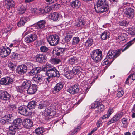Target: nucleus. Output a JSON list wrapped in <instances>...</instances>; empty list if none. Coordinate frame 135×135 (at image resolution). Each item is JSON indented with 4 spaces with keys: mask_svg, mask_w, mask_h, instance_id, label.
Wrapping results in <instances>:
<instances>
[{
    "mask_svg": "<svg viewBox=\"0 0 135 135\" xmlns=\"http://www.w3.org/2000/svg\"><path fill=\"white\" fill-rule=\"evenodd\" d=\"M132 41H130L126 44L125 45L124 48L123 50L119 49L115 51L112 50H110L107 54V58L108 59H112L111 62H112L115 59L119 56L121 53V51L123 52L128 49L132 44Z\"/></svg>",
    "mask_w": 135,
    "mask_h": 135,
    "instance_id": "nucleus-1",
    "label": "nucleus"
},
{
    "mask_svg": "<svg viewBox=\"0 0 135 135\" xmlns=\"http://www.w3.org/2000/svg\"><path fill=\"white\" fill-rule=\"evenodd\" d=\"M91 58L96 62L100 61L102 59V52L100 49L94 50L91 53Z\"/></svg>",
    "mask_w": 135,
    "mask_h": 135,
    "instance_id": "nucleus-2",
    "label": "nucleus"
},
{
    "mask_svg": "<svg viewBox=\"0 0 135 135\" xmlns=\"http://www.w3.org/2000/svg\"><path fill=\"white\" fill-rule=\"evenodd\" d=\"M47 39L51 45L55 46L57 45L59 42V36L56 34L50 35L48 37Z\"/></svg>",
    "mask_w": 135,
    "mask_h": 135,
    "instance_id": "nucleus-3",
    "label": "nucleus"
},
{
    "mask_svg": "<svg viewBox=\"0 0 135 135\" xmlns=\"http://www.w3.org/2000/svg\"><path fill=\"white\" fill-rule=\"evenodd\" d=\"M18 112L22 115L27 116L31 114V110L27 106L23 105L20 106L18 109Z\"/></svg>",
    "mask_w": 135,
    "mask_h": 135,
    "instance_id": "nucleus-4",
    "label": "nucleus"
},
{
    "mask_svg": "<svg viewBox=\"0 0 135 135\" xmlns=\"http://www.w3.org/2000/svg\"><path fill=\"white\" fill-rule=\"evenodd\" d=\"M48 76L50 77H59L60 74L59 72L55 67L50 68L46 72Z\"/></svg>",
    "mask_w": 135,
    "mask_h": 135,
    "instance_id": "nucleus-5",
    "label": "nucleus"
},
{
    "mask_svg": "<svg viewBox=\"0 0 135 135\" xmlns=\"http://www.w3.org/2000/svg\"><path fill=\"white\" fill-rule=\"evenodd\" d=\"M37 35L36 33H33L29 34L25 37V41L28 43H31L37 38Z\"/></svg>",
    "mask_w": 135,
    "mask_h": 135,
    "instance_id": "nucleus-6",
    "label": "nucleus"
},
{
    "mask_svg": "<svg viewBox=\"0 0 135 135\" xmlns=\"http://www.w3.org/2000/svg\"><path fill=\"white\" fill-rule=\"evenodd\" d=\"M124 13L126 16L128 18L132 19L134 16V10L131 8H127Z\"/></svg>",
    "mask_w": 135,
    "mask_h": 135,
    "instance_id": "nucleus-7",
    "label": "nucleus"
},
{
    "mask_svg": "<svg viewBox=\"0 0 135 135\" xmlns=\"http://www.w3.org/2000/svg\"><path fill=\"white\" fill-rule=\"evenodd\" d=\"M11 97L10 94L6 91H0V99L2 100L7 101L9 100Z\"/></svg>",
    "mask_w": 135,
    "mask_h": 135,
    "instance_id": "nucleus-8",
    "label": "nucleus"
},
{
    "mask_svg": "<svg viewBox=\"0 0 135 135\" xmlns=\"http://www.w3.org/2000/svg\"><path fill=\"white\" fill-rule=\"evenodd\" d=\"M79 86L77 84L69 88L67 90L71 94H74L78 93L79 91Z\"/></svg>",
    "mask_w": 135,
    "mask_h": 135,
    "instance_id": "nucleus-9",
    "label": "nucleus"
},
{
    "mask_svg": "<svg viewBox=\"0 0 135 135\" xmlns=\"http://www.w3.org/2000/svg\"><path fill=\"white\" fill-rule=\"evenodd\" d=\"M22 122V120L21 118H17L13 122V125L11 126L17 130L21 129V125Z\"/></svg>",
    "mask_w": 135,
    "mask_h": 135,
    "instance_id": "nucleus-10",
    "label": "nucleus"
},
{
    "mask_svg": "<svg viewBox=\"0 0 135 135\" xmlns=\"http://www.w3.org/2000/svg\"><path fill=\"white\" fill-rule=\"evenodd\" d=\"M13 82V80L10 77L3 78L1 79L0 83L2 85H7L12 84Z\"/></svg>",
    "mask_w": 135,
    "mask_h": 135,
    "instance_id": "nucleus-11",
    "label": "nucleus"
},
{
    "mask_svg": "<svg viewBox=\"0 0 135 135\" xmlns=\"http://www.w3.org/2000/svg\"><path fill=\"white\" fill-rule=\"evenodd\" d=\"M61 15L57 12H54L50 14L49 16L50 20L54 21H59L61 18Z\"/></svg>",
    "mask_w": 135,
    "mask_h": 135,
    "instance_id": "nucleus-12",
    "label": "nucleus"
},
{
    "mask_svg": "<svg viewBox=\"0 0 135 135\" xmlns=\"http://www.w3.org/2000/svg\"><path fill=\"white\" fill-rule=\"evenodd\" d=\"M32 80L37 84L40 85L43 83L44 80V77L42 75L38 74L35 75L33 77Z\"/></svg>",
    "mask_w": 135,
    "mask_h": 135,
    "instance_id": "nucleus-13",
    "label": "nucleus"
},
{
    "mask_svg": "<svg viewBox=\"0 0 135 135\" xmlns=\"http://www.w3.org/2000/svg\"><path fill=\"white\" fill-rule=\"evenodd\" d=\"M11 52V49L9 47H3L1 50L0 55L2 57H5L9 54Z\"/></svg>",
    "mask_w": 135,
    "mask_h": 135,
    "instance_id": "nucleus-14",
    "label": "nucleus"
},
{
    "mask_svg": "<svg viewBox=\"0 0 135 135\" xmlns=\"http://www.w3.org/2000/svg\"><path fill=\"white\" fill-rule=\"evenodd\" d=\"M97 7H94L96 11L99 13H101L106 11L108 9V5H97Z\"/></svg>",
    "mask_w": 135,
    "mask_h": 135,
    "instance_id": "nucleus-15",
    "label": "nucleus"
},
{
    "mask_svg": "<svg viewBox=\"0 0 135 135\" xmlns=\"http://www.w3.org/2000/svg\"><path fill=\"white\" fill-rule=\"evenodd\" d=\"M27 67L24 65H20L18 67L16 70V72L20 74H23L26 72Z\"/></svg>",
    "mask_w": 135,
    "mask_h": 135,
    "instance_id": "nucleus-16",
    "label": "nucleus"
},
{
    "mask_svg": "<svg viewBox=\"0 0 135 135\" xmlns=\"http://www.w3.org/2000/svg\"><path fill=\"white\" fill-rule=\"evenodd\" d=\"M23 125L25 128L30 129L33 126V122L31 119L26 118L23 121Z\"/></svg>",
    "mask_w": 135,
    "mask_h": 135,
    "instance_id": "nucleus-17",
    "label": "nucleus"
},
{
    "mask_svg": "<svg viewBox=\"0 0 135 135\" xmlns=\"http://www.w3.org/2000/svg\"><path fill=\"white\" fill-rule=\"evenodd\" d=\"M37 86L35 84L31 85L26 90L27 93L30 94H34L37 90Z\"/></svg>",
    "mask_w": 135,
    "mask_h": 135,
    "instance_id": "nucleus-18",
    "label": "nucleus"
},
{
    "mask_svg": "<svg viewBox=\"0 0 135 135\" xmlns=\"http://www.w3.org/2000/svg\"><path fill=\"white\" fill-rule=\"evenodd\" d=\"M37 61L40 63L45 62L46 60V57L44 54H39L35 56Z\"/></svg>",
    "mask_w": 135,
    "mask_h": 135,
    "instance_id": "nucleus-19",
    "label": "nucleus"
},
{
    "mask_svg": "<svg viewBox=\"0 0 135 135\" xmlns=\"http://www.w3.org/2000/svg\"><path fill=\"white\" fill-rule=\"evenodd\" d=\"M37 108L39 109H45L48 105L47 102L46 101H42L41 102L37 101Z\"/></svg>",
    "mask_w": 135,
    "mask_h": 135,
    "instance_id": "nucleus-20",
    "label": "nucleus"
},
{
    "mask_svg": "<svg viewBox=\"0 0 135 135\" xmlns=\"http://www.w3.org/2000/svg\"><path fill=\"white\" fill-rule=\"evenodd\" d=\"M55 111L53 110L52 107H49L46 109L45 115V116H53L55 114Z\"/></svg>",
    "mask_w": 135,
    "mask_h": 135,
    "instance_id": "nucleus-21",
    "label": "nucleus"
},
{
    "mask_svg": "<svg viewBox=\"0 0 135 135\" xmlns=\"http://www.w3.org/2000/svg\"><path fill=\"white\" fill-rule=\"evenodd\" d=\"M6 1V3L5 5V7L7 9H10V8L14 7L15 3L13 0H5Z\"/></svg>",
    "mask_w": 135,
    "mask_h": 135,
    "instance_id": "nucleus-22",
    "label": "nucleus"
},
{
    "mask_svg": "<svg viewBox=\"0 0 135 135\" xmlns=\"http://www.w3.org/2000/svg\"><path fill=\"white\" fill-rule=\"evenodd\" d=\"M29 20V18L28 17L22 18L17 23V25L18 27H22L24 26L26 22L28 21Z\"/></svg>",
    "mask_w": 135,
    "mask_h": 135,
    "instance_id": "nucleus-23",
    "label": "nucleus"
},
{
    "mask_svg": "<svg viewBox=\"0 0 135 135\" xmlns=\"http://www.w3.org/2000/svg\"><path fill=\"white\" fill-rule=\"evenodd\" d=\"M46 23L45 20H40L37 23L36 27L38 29H43L45 27Z\"/></svg>",
    "mask_w": 135,
    "mask_h": 135,
    "instance_id": "nucleus-24",
    "label": "nucleus"
},
{
    "mask_svg": "<svg viewBox=\"0 0 135 135\" xmlns=\"http://www.w3.org/2000/svg\"><path fill=\"white\" fill-rule=\"evenodd\" d=\"M113 112V110L112 108H109L107 112V114L101 117L100 118L101 119H104L106 118H108Z\"/></svg>",
    "mask_w": 135,
    "mask_h": 135,
    "instance_id": "nucleus-25",
    "label": "nucleus"
},
{
    "mask_svg": "<svg viewBox=\"0 0 135 135\" xmlns=\"http://www.w3.org/2000/svg\"><path fill=\"white\" fill-rule=\"evenodd\" d=\"M31 82L29 80H26L24 81L22 84V86L25 90H27L31 85Z\"/></svg>",
    "mask_w": 135,
    "mask_h": 135,
    "instance_id": "nucleus-26",
    "label": "nucleus"
},
{
    "mask_svg": "<svg viewBox=\"0 0 135 135\" xmlns=\"http://www.w3.org/2000/svg\"><path fill=\"white\" fill-rule=\"evenodd\" d=\"M71 5L74 8H78L81 5V3L79 0H75L71 2Z\"/></svg>",
    "mask_w": 135,
    "mask_h": 135,
    "instance_id": "nucleus-27",
    "label": "nucleus"
},
{
    "mask_svg": "<svg viewBox=\"0 0 135 135\" xmlns=\"http://www.w3.org/2000/svg\"><path fill=\"white\" fill-rule=\"evenodd\" d=\"M37 102L34 101L30 102L28 104L27 107L30 110L31 109H34L37 106Z\"/></svg>",
    "mask_w": 135,
    "mask_h": 135,
    "instance_id": "nucleus-28",
    "label": "nucleus"
},
{
    "mask_svg": "<svg viewBox=\"0 0 135 135\" xmlns=\"http://www.w3.org/2000/svg\"><path fill=\"white\" fill-rule=\"evenodd\" d=\"M63 85L61 82L57 83L54 88V91L58 92L61 90L63 88Z\"/></svg>",
    "mask_w": 135,
    "mask_h": 135,
    "instance_id": "nucleus-29",
    "label": "nucleus"
},
{
    "mask_svg": "<svg viewBox=\"0 0 135 135\" xmlns=\"http://www.w3.org/2000/svg\"><path fill=\"white\" fill-rule=\"evenodd\" d=\"M85 23L83 18H80L76 22V25L79 27H82Z\"/></svg>",
    "mask_w": 135,
    "mask_h": 135,
    "instance_id": "nucleus-30",
    "label": "nucleus"
},
{
    "mask_svg": "<svg viewBox=\"0 0 135 135\" xmlns=\"http://www.w3.org/2000/svg\"><path fill=\"white\" fill-rule=\"evenodd\" d=\"M56 51L55 54L59 56L60 55H62L63 52L64 51V49L63 48H56L55 49Z\"/></svg>",
    "mask_w": 135,
    "mask_h": 135,
    "instance_id": "nucleus-31",
    "label": "nucleus"
},
{
    "mask_svg": "<svg viewBox=\"0 0 135 135\" xmlns=\"http://www.w3.org/2000/svg\"><path fill=\"white\" fill-rule=\"evenodd\" d=\"M7 122L10 123H12L13 120V118L11 114H8L4 116Z\"/></svg>",
    "mask_w": 135,
    "mask_h": 135,
    "instance_id": "nucleus-32",
    "label": "nucleus"
},
{
    "mask_svg": "<svg viewBox=\"0 0 135 135\" xmlns=\"http://www.w3.org/2000/svg\"><path fill=\"white\" fill-rule=\"evenodd\" d=\"M18 10L19 14H22L24 13L26 9L25 7L23 5L19 6L18 7Z\"/></svg>",
    "mask_w": 135,
    "mask_h": 135,
    "instance_id": "nucleus-33",
    "label": "nucleus"
},
{
    "mask_svg": "<svg viewBox=\"0 0 135 135\" xmlns=\"http://www.w3.org/2000/svg\"><path fill=\"white\" fill-rule=\"evenodd\" d=\"M109 35V32L104 31L101 35V38L102 40H105L108 38Z\"/></svg>",
    "mask_w": 135,
    "mask_h": 135,
    "instance_id": "nucleus-34",
    "label": "nucleus"
},
{
    "mask_svg": "<svg viewBox=\"0 0 135 135\" xmlns=\"http://www.w3.org/2000/svg\"><path fill=\"white\" fill-rule=\"evenodd\" d=\"M63 70H64V73H62V74H63L68 79H71L72 77V74L70 73L69 72L66 70L64 69Z\"/></svg>",
    "mask_w": 135,
    "mask_h": 135,
    "instance_id": "nucleus-35",
    "label": "nucleus"
},
{
    "mask_svg": "<svg viewBox=\"0 0 135 135\" xmlns=\"http://www.w3.org/2000/svg\"><path fill=\"white\" fill-rule=\"evenodd\" d=\"M9 130L7 133V135H13L15 132V131L17 130L11 126H9Z\"/></svg>",
    "mask_w": 135,
    "mask_h": 135,
    "instance_id": "nucleus-36",
    "label": "nucleus"
},
{
    "mask_svg": "<svg viewBox=\"0 0 135 135\" xmlns=\"http://www.w3.org/2000/svg\"><path fill=\"white\" fill-rule=\"evenodd\" d=\"M19 42L17 40H14L13 42V43L11 44L9 46L10 47H13L12 49L15 47L16 48V50L18 49V46L19 45Z\"/></svg>",
    "mask_w": 135,
    "mask_h": 135,
    "instance_id": "nucleus-37",
    "label": "nucleus"
},
{
    "mask_svg": "<svg viewBox=\"0 0 135 135\" xmlns=\"http://www.w3.org/2000/svg\"><path fill=\"white\" fill-rule=\"evenodd\" d=\"M127 35L125 33H122L121 35H118L117 37V38L119 40L122 41L125 40L127 38Z\"/></svg>",
    "mask_w": 135,
    "mask_h": 135,
    "instance_id": "nucleus-38",
    "label": "nucleus"
},
{
    "mask_svg": "<svg viewBox=\"0 0 135 135\" xmlns=\"http://www.w3.org/2000/svg\"><path fill=\"white\" fill-rule=\"evenodd\" d=\"M80 68L79 66H75L73 67L72 70V73L74 74H79L80 72Z\"/></svg>",
    "mask_w": 135,
    "mask_h": 135,
    "instance_id": "nucleus-39",
    "label": "nucleus"
},
{
    "mask_svg": "<svg viewBox=\"0 0 135 135\" xmlns=\"http://www.w3.org/2000/svg\"><path fill=\"white\" fill-rule=\"evenodd\" d=\"M72 35L70 34H67L65 37L63 39V41L65 42L68 43L69 42L70 39L72 37Z\"/></svg>",
    "mask_w": 135,
    "mask_h": 135,
    "instance_id": "nucleus-40",
    "label": "nucleus"
},
{
    "mask_svg": "<svg viewBox=\"0 0 135 135\" xmlns=\"http://www.w3.org/2000/svg\"><path fill=\"white\" fill-rule=\"evenodd\" d=\"M93 41L92 39L88 38L85 42V45L86 47H89L91 46L93 44Z\"/></svg>",
    "mask_w": 135,
    "mask_h": 135,
    "instance_id": "nucleus-41",
    "label": "nucleus"
},
{
    "mask_svg": "<svg viewBox=\"0 0 135 135\" xmlns=\"http://www.w3.org/2000/svg\"><path fill=\"white\" fill-rule=\"evenodd\" d=\"M97 5H108L106 0H97Z\"/></svg>",
    "mask_w": 135,
    "mask_h": 135,
    "instance_id": "nucleus-42",
    "label": "nucleus"
},
{
    "mask_svg": "<svg viewBox=\"0 0 135 135\" xmlns=\"http://www.w3.org/2000/svg\"><path fill=\"white\" fill-rule=\"evenodd\" d=\"M81 128V127L80 126L78 127L77 128L70 131V135H75L76 134L77 132L79 130V129Z\"/></svg>",
    "mask_w": 135,
    "mask_h": 135,
    "instance_id": "nucleus-43",
    "label": "nucleus"
},
{
    "mask_svg": "<svg viewBox=\"0 0 135 135\" xmlns=\"http://www.w3.org/2000/svg\"><path fill=\"white\" fill-rule=\"evenodd\" d=\"M76 60V58L74 56L70 57L68 59V62L71 64H73L75 63Z\"/></svg>",
    "mask_w": 135,
    "mask_h": 135,
    "instance_id": "nucleus-44",
    "label": "nucleus"
},
{
    "mask_svg": "<svg viewBox=\"0 0 135 135\" xmlns=\"http://www.w3.org/2000/svg\"><path fill=\"white\" fill-rule=\"evenodd\" d=\"M80 41V39L79 37H74L72 39V43L73 45H75L78 44Z\"/></svg>",
    "mask_w": 135,
    "mask_h": 135,
    "instance_id": "nucleus-45",
    "label": "nucleus"
},
{
    "mask_svg": "<svg viewBox=\"0 0 135 135\" xmlns=\"http://www.w3.org/2000/svg\"><path fill=\"white\" fill-rule=\"evenodd\" d=\"M44 131V129L42 127L38 128L35 130V132L37 134L42 133Z\"/></svg>",
    "mask_w": 135,
    "mask_h": 135,
    "instance_id": "nucleus-46",
    "label": "nucleus"
},
{
    "mask_svg": "<svg viewBox=\"0 0 135 135\" xmlns=\"http://www.w3.org/2000/svg\"><path fill=\"white\" fill-rule=\"evenodd\" d=\"M129 23V22L125 20H121L119 22V25L123 26H127Z\"/></svg>",
    "mask_w": 135,
    "mask_h": 135,
    "instance_id": "nucleus-47",
    "label": "nucleus"
},
{
    "mask_svg": "<svg viewBox=\"0 0 135 135\" xmlns=\"http://www.w3.org/2000/svg\"><path fill=\"white\" fill-rule=\"evenodd\" d=\"M18 55V54L13 52L11 54L10 57L12 59L15 60L17 59Z\"/></svg>",
    "mask_w": 135,
    "mask_h": 135,
    "instance_id": "nucleus-48",
    "label": "nucleus"
},
{
    "mask_svg": "<svg viewBox=\"0 0 135 135\" xmlns=\"http://www.w3.org/2000/svg\"><path fill=\"white\" fill-rule=\"evenodd\" d=\"M61 62L60 60L59 59L53 58L51 60V62L54 64H58Z\"/></svg>",
    "mask_w": 135,
    "mask_h": 135,
    "instance_id": "nucleus-49",
    "label": "nucleus"
},
{
    "mask_svg": "<svg viewBox=\"0 0 135 135\" xmlns=\"http://www.w3.org/2000/svg\"><path fill=\"white\" fill-rule=\"evenodd\" d=\"M97 107L98 111L100 112H102L104 110V106L103 104L100 103H98Z\"/></svg>",
    "mask_w": 135,
    "mask_h": 135,
    "instance_id": "nucleus-50",
    "label": "nucleus"
},
{
    "mask_svg": "<svg viewBox=\"0 0 135 135\" xmlns=\"http://www.w3.org/2000/svg\"><path fill=\"white\" fill-rule=\"evenodd\" d=\"M49 49L48 48L46 47L45 46H41L40 49V51L43 52H46Z\"/></svg>",
    "mask_w": 135,
    "mask_h": 135,
    "instance_id": "nucleus-51",
    "label": "nucleus"
},
{
    "mask_svg": "<svg viewBox=\"0 0 135 135\" xmlns=\"http://www.w3.org/2000/svg\"><path fill=\"white\" fill-rule=\"evenodd\" d=\"M108 59L107 58L104 59L102 63V65L104 66L105 65H109L112 62H111V61H109Z\"/></svg>",
    "mask_w": 135,
    "mask_h": 135,
    "instance_id": "nucleus-52",
    "label": "nucleus"
},
{
    "mask_svg": "<svg viewBox=\"0 0 135 135\" xmlns=\"http://www.w3.org/2000/svg\"><path fill=\"white\" fill-rule=\"evenodd\" d=\"M8 66L11 70L13 71L15 69L16 65L15 64H14L12 62H11L9 63Z\"/></svg>",
    "mask_w": 135,
    "mask_h": 135,
    "instance_id": "nucleus-53",
    "label": "nucleus"
},
{
    "mask_svg": "<svg viewBox=\"0 0 135 135\" xmlns=\"http://www.w3.org/2000/svg\"><path fill=\"white\" fill-rule=\"evenodd\" d=\"M128 32L131 35H135V29L130 27L128 30Z\"/></svg>",
    "mask_w": 135,
    "mask_h": 135,
    "instance_id": "nucleus-54",
    "label": "nucleus"
},
{
    "mask_svg": "<svg viewBox=\"0 0 135 135\" xmlns=\"http://www.w3.org/2000/svg\"><path fill=\"white\" fill-rule=\"evenodd\" d=\"M50 65H44L42 67V70L44 71H47L50 68Z\"/></svg>",
    "mask_w": 135,
    "mask_h": 135,
    "instance_id": "nucleus-55",
    "label": "nucleus"
},
{
    "mask_svg": "<svg viewBox=\"0 0 135 135\" xmlns=\"http://www.w3.org/2000/svg\"><path fill=\"white\" fill-rule=\"evenodd\" d=\"M24 89L23 88L22 85L21 86H18L17 87V91L21 93H22L24 90Z\"/></svg>",
    "mask_w": 135,
    "mask_h": 135,
    "instance_id": "nucleus-56",
    "label": "nucleus"
},
{
    "mask_svg": "<svg viewBox=\"0 0 135 135\" xmlns=\"http://www.w3.org/2000/svg\"><path fill=\"white\" fill-rule=\"evenodd\" d=\"M27 9L30 10V12H31L32 13H34L36 12V9L32 8L31 6H30L29 7L27 6Z\"/></svg>",
    "mask_w": 135,
    "mask_h": 135,
    "instance_id": "nucleus-57",
    "label": "nucleus"
},
{
    "mask_svg": "<svg viewBox=\"0 0 135 135\" xmlns=\"http://www.w3.org/2000/svg\"><path fill=\"white\" fill-rule=\"evenodd\" d=\"M123 116V113H119L115 116L117 119L118 120L120 118Z\"/></svg>",
    "mask_w": 135,
    "mask_h": 135,
    "instance_id": "nucleus-58",
    "label": "nucleus"
},
{
    "mask_svg": "<svg viewBox=\"0 0 135 135\" xmlns=\"http://www.w3.org/2000/svg\"><path fill=\"white\" fill-rule=\"evenodd\" d=\"M58 0H45L48 4H51L52 3L56 2Z\"/></svg>",
    "mask_w": 135,
    "mask_h": 135,
    "instance_id": "nucleus-59",
    "label": "nucleus"
},
{
    "mask_svg": "<svg viewBox=\"0 0 135 135\" xmlns=\"http://www.w3.org/2000/svg\"><path fill=\"white\" fill-rule=\"evenodd\" d=\"M27 68H28L30 70L33 69V65L32 64L28 62L27 63Z\"/></svg>",
    "mask_w": 135,
    "mask_h": 135,
    "instance_id": "nucleus-60",
    "label": "nucleus"
},
{
    "mask_svg": "<svg viewBox=\"0 0 135 135\" xmlns=\"http://www.w3.org/2000/svg\"><path fill=\"white\" fill-rule=\"evenodd\" d=\"M61 6L60 4H56L52 6V8L54 9L57 10Z\"/></svg>",
    "mask_w": 135,
    "mask_h": 135,
    "instance_id": "nucleus-61",
    "label": "nucleus"
},
{
    "mask_svg": "<svg viewBox=\"0 0 135 135\" xmlns=\"http://www.w3.org/2000/svg\"><path fill=\"white\" fill-rule=\"evenodd\" d=\"M128 119L126 118H124L122 120V124L125 126L127 125L128 124Z\"/></svg>",
    "mask_w": 135,
    "mask_h": 135,
    "instance_id": "nucleus-62",
    "label": "nucleus"
},
{
    "mask_svg": "<svg viewBox=\"0 0 135 135\" xmlns=\"http://www.w3.org/2000/svg\"><path fill=\"white\" fill-rule=\"evenodd\" d=\"M31 71L29 73V74L31 76H32L34 75L37 74L34 68L31 70Z\"/></svg>",
    "mask_w": 135,
    "mask_h": 135,
    "instance_id": "nucleus-63",
    "label": "nucleus"
},
{
    "mask_svg": "<svg viewBox=\"0 0 135 135\" xmlns=\"http://www.w3.org/2000/svg\"><path fill=\"white\" fill-rule=\"evenodd\" d=\"M124 94V91L123 90L118 91L117 94V97L119 98L123 96Z\"/></svg>",
    "mask_w": 135,
    "mask_h": 135,
    "instance_id": "nucleus-64",
    "label": "nucleus"
}]
</instances>
